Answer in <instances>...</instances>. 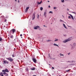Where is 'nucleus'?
<instances>
[{
  "instance_id": "19",
  "label": "nucleus",
  "mask_w": 76,
  "mask_h": 76,
  "mask_svg": "<svg viewBox=\"0 0 76 76\" xmlns=\"http://www.w3.org/2000/svg\"><path fill=\"white\" fill-rule=\"evenodd\" d=\"M12 57H15V55H14V54H13L12 55Z\"/></svg>"
},
{
  "instance_id": "8",
  "label": "nucleus",
  "mask_w": 76,
  "mask_h": 76,
  "mask_svg": "<svg viewBox=\"0 0 76 76\" xmlns=\"http://www.w3.org/2000/svg\"><path fill=\"white\" fill-rule=\"evenodd\" d=\"M46 15H47V12H45L44 14V16H45V17H46Z\"/></svg>"
},
{
  "instance_id": "5",
  "label": "nucleus",
  "mask_w": 76,
  "mask_h": 76,
  "mask_svg": "<svg viewBox=\"0 0 76 76\" xmlns=\"http://www.w3.org/2000/svg\"><path fill=\"white\" fill-rule=\"evenodd\" d=\"M32 60L34 63H36L37 62V60L36 58H33L32 59Z\"/></svg>"
},
{
  "instance_id": "46",
  "label": "nucleus",
  "mask_w": 76,
  "mask_h": 76,
  "mask_svg": "<svg viewBox=\"0 0 76 76\" xmlns=\"http://www.w3.org/2000/svg\"><path fill=\"white\" fill-rule=\"evenodd\" d=\"M68 11H69V9H68Z\"/></svg>"
},
{
  "instance_id": "12",
  "label": "nucleus",
  "mask_w": 76,
  "mask_h": 76,
  "mask_svg": "<svg viewBox=\"0 0 76 76\" xmlns=\"http://www.w3.org/2000/svg\"><path fill=\"white\" fill-rule=\"evenodd\" d=\"M70 16H71L72 19H73V20H74V19L73 18V16H72V15L71 14H69Z\"/></svg>"
},
{
  "instance_id": "15",
  "label": "nucleus",
  "mask_w": 76,
  "mask_h": 76,
  "mask_svg": "<svg viewBox=\"0 0 76 76\" xmlns=\"http://www.w3.org/2000/svg\"><path fill=\"white\" fill-rule=\"evenodd\" d=\"M70 70H71V69H68V70L66 71V72H70Z\"/></svg>"
},
{
  "instance_id": "51",
  "label": "nucleus",
  "mask_w": 76,
  "mask_h": 76,
  "mask_svg": "<svg viewBox=\"0 0 76 76\" xmlns=\"http://www.w3.org/2000/svg\"><path fill=\"white\" fill-rule=\"evenodd\" d=\"M74 62H75V61Z\"/></svg>"
},
{
  "instance_id": "38",
  "label": "nucleus",
  "mask_w": 76,
  "mask_h": 76,
  "mask_svg": "<svg viewBox=\"0 0 76 76\" xmlns=\"http://www.w3.org/2000/svg\"><path fill=\"white\" fill-rule=\"evenodd\" d=\"M18 3H19V0H18Z\"/></svg>"
},
{
  "instance_id": "1",
  "label": "nucleus",
  "mask_w": 76,
  "mask_h": 76,
  "mask_svg": "<svg viewBox=\"0 0 76 76\" xmlns=\"http://www.w3.org/2000/svg\"><path fill=\"white\" fill-rule=\"evenodd\" d=\"M6 59H7V60H8V61H10V62H11V61H13V59L10 57L7 58Z\"/></svg>"
},
{
  "instance_id": "40",
  "label": "nucleus",
  "mask_w": 76,
  "mask_h": 76,
  "mask_svg": "<svg viewBox=\"0 0 76 76\" xmlns=\"http://www.w3.org/2000/svg\"><path fill=\"white\" fill-rule=\"evenodd\" d=\"M44 26V27H45V25L44 26Z\"/></svg>"
},
{
  "instance_id": "25",
  "label": "nucleus",
  "mask_w": 76,
  "mask_h": 76,
  "mask_svg": "<svg viewBox=\"0 0 76 76\" xmlns=\"http://www.w3.org/2000/svg\"><path fill=\"white\" fill-rule=\"evenodd\" d=\"M73 46H75L76 45V43H74L73 44Z\"/></svg>"
},
{
  "instance_id": "10",
  "label": "nucleus",
  "mask_w": 76,
  "mask_h": 76,
  "mask_svg": "<svg viewBox=\"0 0 76 76\" xmlns=\"http://www.w3.org/2000/svg\"><path fill=\"white\" fill-rule=\"evenodd\" d=\"M5 71L6 72H7V73H9V71L7 69H5Z\"/></svg>"
},
{
  "instance_id": "33",
  "label": "nucleus",
  "mask_w": 76,
  "mask_h": 76,
  "mask_svg": "<svg viewBox=\"0 0 76 76\" xmlns=\"http://www.w3.org/2000/svg\"><path fill=\"white\" fill-rule=\"evenodd\" d=\"M6 21H7V20H6V19H5L4 21L5 22H6Z\"/></svg>"
},
{
  "instance_id": "36",
  "label": "nucleus",
  "mask_w": 76,
  "mask_h": 76,
  "mask_svg": "<svg viewBox=\"0 0 76 76\" xmlns=\"http://www.w3.org/2000/svg\"><path fill=\"white\" fill-rule=\"evenodd\" d=\"M20 37H22V34H21L20 35Z\"/></svg>"
},
{
  "instance_id": "45",
  "label": "nucleus",
  "mask_w": 76,
  "mask_h": 76,
  "mask_svg": "<svg viewBox=\"0 0 76 76\" xmlns=\"http://www.w3.org/2000/svg\"><path fill=\"white\" fill-rule=\"evenodd\" d=\"M17 0H15V1H16Z\"/></svg>"
},
{
  "instance_id": "29",
  "label": "nucleus",
  "mask_w": 76,
  "mask_h": 76,
  "mask_svg": "<svg viewBox=\"0 0 76 76\" xmlns=\"http://www.w3.org/2000/svg\"><path fill=\"white\" fill-rule=\"evenodd\" d=\"M72 13H74V14H76V13H75V12H72Z\"/></svg>"
},
{
  "instance_id": "35",
  "label": "nucleus",
  "mask_w": 76,
  "mask_h": 76,
  "mask_svg": "<svg viewBox=\"0 0 76 76\" xmlns=\"http://www.w3.org/2000/svg\"><path fill=\"white\" fill-rule=\"evenodd\" d=\"M52 68L53 69H54V67H52Z\"/></svg>"
},
{
  "instance_id": "7",
  "label": "nucleus",
  "mask_w": 76,
  "mask_h": 76,
  "mask_svg": "<svg viewBox=\"0 0 76 76\" xmlns=\"http://www.w3.org/2000/svg\"><path fill=\"white\" fill-rule=\"evenodd\" d=\"M40 28V27L38 26H37L34 28V29H37V28Z\"/></svg>"
},
{
  "instance_id": "44",
  "label": "nucleus",
  "mask_w": 76,
  "mask_h": 76,
  "mask_svg": "<svg viewBox=\"0 0 76 76\" xmlns=\"http://www.w3.org/2000/svg\"><path fill=\"white\" fill-rule=\"evenodd\" d=\"M69 54H70V53H68V55H69Z\"/></svg>"
},
{
  "instance_id": "39",
  "label": "nucleus",
  "mask_w": 76,
  "mask_h": 76,
  "mask_svg": "<svg viewBox=\"0 0 76 76\" xmlns=\"http://www.w3.org/2000/svg\"><path fill=\"white\" fill-rule=\"evenodd\" d=\"M60 21H61V22H62V20H60Z\"/></svg>"
},
{
  "instance_id": "11",
  "label": "nucleus",
  "mask_w": 76,
  "mask_h": 76,
  "mask_svg": "<svg viewBox=\"0 0 76 76\" xmlns=\"http://www.w3.org/2000/svg\"><path fill=\"white\" fill-rule=\"evenodd\" d=\"M25 70L26 72H28L29 71V69H28V67L26 68Z\"/></svg>"
},
{
  "instance_id": "37",
  "label": "nucleus",
  "mask_w": 76,
  "mask_h": 76,
  "mask_svg": "<svg viewBox=\"0 0 76 76\" xmlns=\"http://www.w3.org/2000/svg\"><path fill=\"white\" fill-rule=\"evenodd\" d=\"M56 9V7H54V9Z\"/></svg>"
},
{
  "instance_id": "16",
  "label": "nucleus",
  "mask_w": 76,
  "mask_h": 76,
  "mask_svg": "<svg viewBox=\"0 0 76 76\" xmlns=\"http://www.w3.org/2000/svg\"><path fill=\"white\" fill-rule=\"evenodd\" d=\"M53 45H54V46H57L58 47V45H56V44H53Z\"/></svg>"
},
{
  "instance_id": "26",
  "label": "nucleus",
  "mask_w": 76,
  "mask_h": 76,
  "mask_svg": "<svg viewBox=\"0 0 76 76\" xmlns=\"http://www.w3.org/2000/svg\"><path fill=\"white\" fill-rule=\"evenodd\" d=\"M49 13H53V12L52 11H50Z\"/></svg>"
},
{
  "instance_id": "17",
  "label": "nucleus",
  "mask_w": 76,
  "mask_h": 76,
  "mask_svg": "<svg viewBox=\"0 0 76 76\" xmlns=\"http://www.w3.org/2000/svg\"><path fill=\"white\" fill-rule=\"evenodd\" d=\"M2 72H6V70H2Z\"/></svg>"
},
{
  "instance_id": "43",
  "label": "nucleus",
  "mask_w": 76,
  "mask_h": 76,
  "mask_svg": "<svg viewBox=\"0 0 76 76\" xmlns=\"http://www.w3.org/2000/svg\"><path fill=\"white\" fill-rule=\"evenodd\" d=\"M62 16L64 18V16H63V15H62Z\"/></svg>"
},
{
  "instance_id": "49",
  "label": "nucleus",
  "mask_w": 76,
  "mask_h": 76,
  "mask_svg": "<svg viewBox=\"0 0 76 76\" xmlns=\"http://www.w3.org/2000/svg\"><path fill=\"white\" fill-rule=\"evenodd\" d=\"M46 27H47V26H46Z\"/></svg>"
},
{
  "instance_id": "48",
  "label": "nucleus",
  "mask_w": 76,
  "mask_h": 76,
  "mask_svg": "<svg viewBox=\"0 0 76 76\" xmlns=\"http://www.w3.org/2000/svg\"><path fill=\"white\" fill-rule=\"evenodd\" d=\"M68 62H69V61H68Z\"/></svg>"
},
{
  "instance_id": "31",
  "label": "nucleus",
  "mask_w": 76,
  "mask_h": 76,
  "mask_svg": "<svg viewBox=\"0 0 76 76\" xmlns=\"http://www.w3.org/2000/svg\"><path fill=\"white\" fill-rule=\"evenodd\" d=\"M58 41V39H56L55 40V41Z\"/></svg>"
},
{
  "instance_id": "27",
  "label": "nucleus",
  "mask_w": 76,
  "mask_h": 76,
  "mask_svg": "<svg viewBox=\"0 0 76 76\" xmlns=\"http://www.w3.org/2000/svg\"><path fill=\"white\" fill-rule=\"evenodd\" d=\"M6 73L4 72L3 73V74L4 75H6Z\"/></svg>"
},
{
  "instance_id": "32",
  "label": "nucleus",
  "mask_w": 76,
  "mask_h": 76,
  "mask_svg": "<svg viewBox=\"0 0 76 76\" xmlns=\"http://www.w3.org/2000/svg\"><path fill=\"white\" fill-rule=\"evenodd\" d=\"M37 18L38 19H39V15H38Z\"/></svg>"
},
{
  "instance_id": "14",
  "label": "nucleus",
  "mask_w": 76,
  "mask_h": 76,
  "mask_svg": "<svg viewBox=\"0 0 76 76\" xmlns=\"http://www.w3.org/2000/svg\"><path fill=\"white\" fill-rule=\"evenodd\" d=\"M63 25L64 26V28H66V29L67 28V27H66V26L65 25V24H63Z\"/></svg>"
},
{
  "instance_id": "41",
  "label": "nucleus",
  "mask_w": 76,
  "mask_h": 76,
  "mask_svg": "<svg viewBox=\"0 0 76 76\" xmlns=\"http://www.w3.org/2000/svg\"><path fill=\"white\" fill-rule=\"evenodd\" d=\"M49 7H50V6H49Z\"/></svg>"
},
{
  "instance_id": "42",
  "label": "nucleus",
  "mask_w": 76,
  "mask_h": 76,
  "mask_svg": "<svg viewBox=\"0 0 76 76\" xmlns=\"http://www.w3.org/2000/svg\"><path fill=\"white\" fill-rule=\"evenodd\" d=\"M48 1V2H50V1Z\"/></svg>"
},
{
  "instance_id": "50",
  "label": "nucleus",
  "mask_w": 76,
  "mask_h": 76,
  "mask_svg": "<svg viewBox=\"0 0 76 76\" xmlns=\"http://www.w3.org/2000/svg\"><path fill=\"white\" fill-rule=\"evenodd\" d=\"M48 41H49V40H48Z\"/></svg>"
},
{
  "instance_id": "24",
  "label": "nucleus",
  "mask_w": 76,
  "mask_h": 76,
  "mask_svg": "<svg viewBox=\"0 0 76 76\" xmlns=\"http://www.w3.org/2000/svg\"><path fill=\"white\" fill-rule=\"evenodd\" d=\"M31 70H35V68H34L32 69H31Z\"/></svg>"
},
{
  "instance_id": "21",
  "label": "nucleus",
  "mask_w": 76,
  "mask_h": 76,
  "mask_svg": "<svg viewBox=\"0 0 76 76\" xmlns=\"http://www.w3.org/2000/svg\"><path fill=\"white\" fill-rule=\"evenodd\" d=\"M10 38H13V35L11 36L10 37Z\"/></svg>"
},
{
  "instance_id": "20",
  "label": "nucleus",
  "mask_w": 76,
  "mask_h": 76,
  "mask_svg": "<svg viewBox=\"0 0 76 76\" xmlns=\"http://www.w3.org/2000/svg\"><path fill=\"white\" fill-rule=\"evenodd\" d=\"M60 56H64V55H63V54H62L61 53H60Z\"/></svg>"
},
{
  "instance_id": "23",
  "label": "nucleus",
  "mask_w": 76,
  "mask_h": 76,
  "mask_svg": "<svg viewBox=\"0 0 76 76\" xmlns=\"http://www.w3.org/2000/svg\"><path fill=\"white\" fill-rule=\"evenodd\" d=\"M8 74L6 73V74L5 75V76H8Z\"/></svg>"
},
{
  "instance_id": "47",
  "label": "nucleus",
  "mask_w": 76,
  "mask_h": 76,
  "mask_svg": "<svg viewBox=\"0 0 76 76\" xmlns=\"http://www.w3.org/2000/svg\"><path fill=\"white\" fill-rule=\"evenodd\" d=\"M14 49H15H15H16L15 48H14Z\"/></svg>"
},
{
  "instance_id": "30",
  "label": "nucleus",
  "mask_w": 76,
  "mask_h": 76,
  "mask_svg": "<svg viewBox=\"0 0 76 76\" xmlns=\"http://www.w3.org/2000/svg\"><path fill=\"white\" fill-rule=\"evenodd\" d=\"M68 18H69V19H70V18H71V17H70V16H69L68 17Z\"/></svg>"
},
{
  "instance_id": "3",
  "label": "nucleus",
  "mask_w": 76,
  "mask_h": 76,
  "mask_svg": "<svg viewBox=\"0 0 76 76\" xmlns=\"http://www.w3.org/2000/svg\"><path fill=\"white\" fill-rule=\"evenodd\" d=\"M16 31V30L15 29H12L11 30V32L12 34H14L15 32Z\"/></svg>"
},
{
  "instance_id": "28",
  "label": "nucleus",
  "mask_w": 76,
  "mask_h": 76,
  "mask_svg": "<svg viewBox=\"0 0 76 76\" xmlns=\"http://www.w3.org/2000/svg\"><path fill=\"white\" fill-rule=\"evenodd\" d=\"M64 0H61V2H62V3H64Z\"/></svg>"
},
{
  "instance_id": "4",
  "label": "nucleus",
  "mask_w": 76,
  "mask_h": 76,
  "mask_svg": "<svg viewBox=\"0 0 76 76\" xmlns=\"http://www.w3.org/2000/svg\"><path fill=\"white\" fill-rule=\"evenodd\" d=\"M3 62L4 64H8L9 63V61H7V60L4 61Z\"/></svg>"
},
{
  "instance_id": "13",
  "label": "nucleus",
  "mask_w": 76,
  "mask_h": 76,
  "mask_svg": "<svg viewBox=\"0 0 76 76\" xmlns=\"http://www.w3.org/2000/svg\"><path fill=\"white\" fill-rule=\"evenodd\" d=\"M41 3H42V1H41L40 2H38L37 4H41Z\"/></svg>"
},
{
  "instance_id": "22",
  "label": "nucleus",
  "mask_w": 76,
  "mask_h": 76,
  "mask_svg": "<svg viewBox=\"0 0 76 76\" xmlns=\"http://www.w3.org/2000/svg\"><path fill=\"white\" fill-rule=\"evenodd\" d=\"M2 39H3L1 38H0V42L2 41Z\"/></svg>"
},
{
  "instance_id": "34",
  "label": "nucleus",
  "mask_w": 76,
  "mask_h": 76,
  "mask_svg": "<svg viewBox=\"0 0 76 76\" xmlns=\"http://www.w3.org/2000/svg\"><path fill=\"white\" fill-rule=\"evenodd\" d=\"M72 63H73L74 62V61H71Z\"/></svg>"
},
{
  "instance_id": "6",
  "label": "nucleus",
  "mask_w": 76,
  "mask_h": 76,
  "mask_svg": "<svg viewBox=\"0 0 76 76\" xmlns=\"http://www.w3.org/2000/svg\"><path fill=\"white\" fill-rule=\"evenodd\" d=\"M29 7H28L26 8V10L25 11L26 13H27V12H28V10L29 9Z\"/></svg>"
},
{
  "instance_id": "18",
  "label": "nucleus",
  "mask_w": 76,
  "mask_h": 76,
  "mask_svg": "<svg viewBox=\"0 0 76 76\" xmlns=\"http://www.w3.org/2000/svg\"><path fill=\"white\" fill-rule=\"evenodd\" d=\"M40 9V10L42 11L43 10V8H42V7H41Z\"/></svg>"
},
{
  "instance_id": "9",
  "label": "nucleus",
  "mask_w": 76,
  "mask_h": 76,
  "mask_svg": "<svg viewBox=\"0 0 76 76\" xmlns=\"http://www.w3.org/2000/svg\"><path fill=\"white\" fill-rule=\"evenodd\" d=\"M35 19V13H34L33 14V16L32 17V20H34Z\"/></svg>"
},
{
  "instance_id": "2",
  "label": "nucleus",
  "mask_w": 76,
  "mask_h": 76,
  "mask_svg": "<svg viewBox=\"0 0 76 76\" xmlns=\"http://www.w3.org/2000/svg\"><path fill=\"white\" fill-rule=\"evenodd\" d=\"M72 39V37H70L68 38V39L65 40V41H63V42L65 43V42H68V41H70V40H71Z\"/></svg>"
}]
</instances>
